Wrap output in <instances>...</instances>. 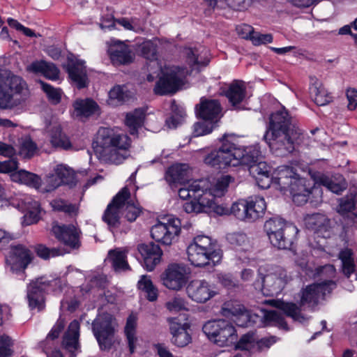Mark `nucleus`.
Returning a JSON list of instances; mask_svg holds the SVG:
<instances>
[{"instance_id":"nucleus-41","label":"nucleus","mask_w":357,"mask_h":357,"mask_svg":"<svg viewBox=\"0 0 357 357\" xmlns=\"http://www.w3.org/2000/svg\"><path fill=\"white\" fill-rule=\"evenodd\" d=\"M171 116L165 121L169 128L174 129L182 123L186 116L185 109L177 104L175 100L171 102Z\"/></svg>"},{"instance_id":"nucleus-49","label":"nucleus","mask_w":357,"mask_h":357,"mask_svg":"<svg viewBox=\"0 0 357 357\" xmlns=\"http://www.w3.org/2000/svg\"><path fill=\"white\" fill-rule=\"evenodd\" d=\"M109 104L117 105L128 100L129 96L123 86L116 85L109 91Z\"/></svg>"},{"instance_id":"nucleus-2","label":"nucleus","mask_w":357,"mask_h":357,"mask_svg":"<svg viewBox=\"0 0 357 357\" xmlns=\"http://www.w3.org/2000/svg\"><path fill=\"white\" fill-rule=\"evenodd\" d=\"M301 135L295 120L283 107L271 114L263 139L274 154L282 157L294 151L295 141Z\"/></svg>"},{"instance_id":"nucleus-4","label":"nucleus","mask_w":357,"mask_h":357,"mask_svg":"<svg viewBox=\"0 0 357 357\" xmlns=\"http://www.w3.org/2000/svg\"><path fill=\"white\" fill-rule=\"evenodd\" d=\"M96 152L115 164L121 163L126 158L124 153L131 144L130 138L123 132L109 128H100L98 132Z\"/></svg>"},{"instance_id":"nucleus-9","label":"nucleus","mask_w":357,"mask_h":357,"mask_svg":"<svg viewBox=\"0 0 357 357\" xmlns=\"http://www.w3.org/2000/svg\"><path fill=\"white\" fill-rule=\"evenodd\" d=\"M50 287H56L54 289H58L59 291L63 289L60 278L50 281L41 277L30 282L27 287V298L31 310L37 308L38 311H41L44 309L45 294Z\"/></svg>"},{"instance_id":"nucleus-52","label":"nucleus","mask_w":357,"mask_h":357,"mask_svg":"<svg viewBox=\"0 0 357 357\" xmlns=\"http://www.w3.org/2000/svg\"><path fill=\"white\" fill-rule=\"evenodd\" d=\"M205 195L193 198L190 202H186L183 204V211L187 213H204L205 208Z\"/></svg>"},{"instance_id":"nucleus-7","label":"nucleus","mask_w":357,"mask_h":357,"mask_svg":"<svg viewBox=\"0 0 357 357\" xmlns=\"http://www.w3.org/2000/svg\"><path fill=\"white\" fill-rule=\"evenodd\" d=\"M233 135L225 134L218 149L212 150L204 158V162L216 169H223L227 167H236L238 162L234 158V142Z\"/></svg>"},{"instance_id":"nucleus-14","label":"nucleus","mask_w":357,"mask_h":357,"mask_svg":"<svg viewBox=\"0 0 357 357\" xmlns=\"http://www.w3.org/2000/svg\"><path fill=\"white\" fill-rule=\"evenodd\" d=\"M130 197L129 189L123 188L108 204L102 215V220L107 224L110 229L117 228L120 225V211L122 204Z\"/></svg>"},{"instance_id":"nucleus-53","label":"nucleus","mask_w":357,"mask_h":357,"mask_svg":"<svg viewBox=\"0 0 357 357\" xmlns=\"http://www.w3.org/2000/svg\"><path fill=\"white\" fill-rule=\"evenodd\" d=\"M122 204V208L124 211V216L129 222H134L137 218L142 213V208L139 204H135L132 200L128 201V199Z\"/></svg>"},{"instance_id":"nucleus-24","label":"nucleus","mask_w":357,"mask_h":357,"mask_svg":"<svg viewBox=\"0 0 357 357\" xmlns=\"http://www.w3.org/2000/svg\"><path fill=\"white\" fill-rule=\"evenodd\" d=\"M234 156L236 158L238 165H245L248 169L250 165L261 160V151L256 145L240 148L234 142Z\"/></svg>"},{"instance_id":"nucleus-58","label":"nucleus","mask_w":357,"mask_h":357,"mask_svg":"<svg viewBox=\"0 0 357 357\" xmlns=\"http://www.w3.org/2000/svg\"><path fill=\"white\" fill-rule=\"evenodd\" d=\"M355 205V197L352 195H347L340 199L337 212L344 215L354 209Z\"/></svg>"},{"instance_id":"nucleus-63","label":"nucleus","mask_w":357,"mask_h":357,"mask_svg":"<svg viewBox=\"0 0 357 357\" xmlns=\"http://www.w3.org/2000/svg\"><path fill=\"white\" fill-rule=\"evenodd\" d=\"M40 208L38 202H33V210H29L24 215V222L26 225H30L38 222L40 219Z\"/></svg>"},{"instance_id":"nucleus-50","label":"nucleus","mask_w":357,"mask_h":357,"mask_svg":"<svg viewBox=\"0 0 357 357\" xmlns=\"http://www.w3.org/2000/svg\"><path fill=\"white\" fill-rule=\"evenodd\" d=\"M221 314L225 317L232 316H245L248 320L252 317L250 312L248 311L243 305H237L234 306L230 303H225L221 309Z\"/></svg>"},{"instance_id":"nucleus-44","label":"nucleus","mask_w":357,"mask_h":357,"mask_svg":"<svg viewBox=\"0 0 357 357\" xmlns=\"http://www.w3.org/2000/svg\"><path fill=\"white\" fill-rule=\"evenodd\" d=\"M109 260L116 271H126L130 266L126 261V255L119 250H111L108 253Z\"/></svg>"},{"instance_id":"nucleus-61","label":"nucleus","mask_w":357,"mask_h":357,"mask_svg":"<svg viewBox=\"0 0 357 357\" xmlns=\"http://www.w3.org/2000/svg\"><path fill=\"white\" fill-rule=\"evenodd\" d=\"M37 149L36 144L31 139H25L22 142L20 148V154L24 158H31Z\"/></svg>"},{"instance_id":"nucleus-30","label":"nucleus","mask_w":357,"mask_h":357,"mask_svg":"<svg viewBox=\"0 0 357 357\" xmlns=\"http://www.w3.org/2000/svg\"><path fill=\"white\" fill-rule=\"evenodd\" d=\"M316 184L326 187L328 190L335 194H340L347 188V183L342 176L330 177L320 172H314L311 175Z\"/></svg>"},{"instance_id":"nucleus-38","label":"nucleus","mask_w":357,"mask_h":357,"mask_svg":"<svg viewBox=\"0 0 357 357\" xmlns=\"http://www.w3.org/2000/svg\"><path fill=\"white\" fill-rule=\"evenodd\" d=\"M234 178L230 175H224L218 178L209 188L204 186V193H208L207 197L210 198L221 197L227 191L230 183Z\"/></svg>"},{"instance_id":"nucleus-60","label":"nucleus","mask_w":357,"mask_h":357,"mask_svg":"<svg viewBox=\"0 0 357 357\" xmlns=\"http://www.w3.org/2000/svg\"><path fill=\"white\" fill-rule=\"evenodd\" d=\"M278 340V338L273 335L262 337L259 340L256 339L255 351L258 352L266 351L276 343Z\"/></svg>"},{"instance_id":"nucleus-34","label":"nucleus","mask_w":357,"mask_h":357,"mask_svg":"<svg viewBox=\"0 0 357 357\" xmlns=\"http://www.w3.org/2000/svg\"><path fill=\"white\" fill-rule=\"evenodd\" d=\"M79 323L73 320L68 326L62 340L63 347L70 353L75 352L79 347Z\"/></svg>"},{"instance_id":"nucleus-22","label":"nucleus","mask_w":357,"mask_h":357,"mask_svg":"<svg viewBox=\"0 0 357 357\" xmlns=\"http://www.w3.org/2000/svg\"><path fill=\"white\" fill-rule=\"evenodd\" d=\"M250 174L255 179L261 189L268 188L271 183L275 184V178L271 172V167L264 161L259 160L248 168Z\"/></svg>"},{"instance_id":"nucleus-8","label":"nucleus","mask_w":357,"mask_h":357,"mask_svg":"<svg viewBox=\"0 0 357 357\" xmlns=\"http://www.w3.org/2000/svg\"><path fill=\"white\" fill-rule=\"evenodd\" d=\"M266 209V204L264 197L252 196L233 204L230 211L241 220L254 222L263 217Z\"/></svg>"},{"instance_id":"nucleus-23","label":"nucleus","mask_w":357,"mask_h":357,"mask_svg":"<svg viewBox=\"0 0 357 357\" xmlns=\"http://www.w3.org/2000/svg\"><path fill=\"white\" fill-rule=\"evenodd\" d=\"M108 53L114 65H128L134 59V54L129 46L121 41H116L112 44L108 49Z\"/></svg>"},{"instance_id":"nucleus-48","label":"nucleus","mask_w":357,"mask_h":357,"mask_svg":"<svg viewBox=\"0 0 357 357\" xmlns=\"http://www.w3.org/2000/svg\"><path fill=\"white\" fill-rule=\"evenodd\" d=\"M69 175L70 172L68 169L61 165H57L55 169V174H51L50 177V181L54 180V183L51 185L50 188L47 189V191L51 192L61 184L68 183V177Z\"/></svg>"},{"instance_id":"nucleus-37","label":"nucleus","mask_w":357,"mask_h":357,"mask_svg":"<svg viewBox=\"0 0 357 357\" xmlns=\"http://www.w3.org/2000/svg\"><path fill=\"white\" fill-rule=\"evenodd\" d=\"M185 61L191 69V71L199 72L202 68L208 66L209 59L199 54L197 48L187 47L184 50Z\"/></svg>"},{"instance_id":"nucleus-31","label":"nucleus","mask_w":357,"mask_h":357,"mask_svg":"<svg viewBox=\"0 0 357 357\" xmlns=\"http://www.w3.org/2000/svg\"><path fill=\"white\" fill-rule=\"evenodd\" d=\"M188 169L186 164H175L167 169L165 178L172 188L188 180Z\"/></svg>"},{"instance_id":"nucleus-40","label":"nucleus","mask_w":357,"mask_h":357,"mask_svg":"<svg viewBox=\"0 0 357 357\" xmlns=\"http://www.w3.org/2000/svg\"><path fill=\"white\" fill-rule=\"evenodd\" d=\"M306 227L314 232H321L327 231L330 220L327 217L321 213H314L307 215L305 218Z\"/></svg>"},{"instance_id":"nucleus-15","label":"nucleus","mask_w":357,"mask_h":357,"mask_svg":"<svg viewBox=\"0 0 357 357\" xmlns=\"http://www.w3.org/2000/svg\"><path fill=\"white\" fill-rule=\"evenodd\" d=\"M52 231L56 239L65 245L73 250H78L81 246V230L73 225L55 224L52 227Z\"/></svg>"},{"instance_id":"nucleus-43","label":"nucleus","mask_w":357,"mask_h":357,"mask_svg":"<svg viewBox=\"0 0 357 357\" xmlns=\"http://www.w3.org/2000/svg\"><path fill=\"white\" fill-rule=\"evenodd\" d=\"M138 289L144 291L146 298L151 302L155 301L158 296V291L149 276L142 275L137 282Z\"/></svg>"},{"instance_id":"nucleus-16","label":"nucleus","mask_w":357,"mask_h":357,"mask_svg":"<svg viewBox=\"0 0 357 357\" xmlns=\"http://www.w3.org/2000/svg\"><path fill=\"white\" fill-rule=\"evenodd\" d=\"M32 259L31 250L24 245L18 244L10 246L9 255L6 257V263L10 266V271L14 272L24 270Z\"/></svg>"},{"instance_id":"nucleus-13","label":"nucleus","mask_w":357,"mask_h":357,"mask_svg":"<svg viewBox=\"0 0 357 357\" xmlns=\"http://www.w3.org/2000/svg\"><path fill=\"white\" fill-rule=\"evenodd\" d=\"M181 232V221L170 218L167 222H159L151 229V236L157 242L169 245Z\"/></svg>"},{"instance_id":"nucleus-47","label":"nucleus","mask_w":357,"mask_h":357,"mask_svg":"<svg viewBox=\"0 0 357 357\" xmlns=\"http://www.w3.org/2000/svg\"><path fill=\"white\" fill-rule=\"evenodd\" d=\"M124 333L130 353L132 354L135 351V344L137 341V337H136V321L131 316L127 319Z\"/></svg>"},{"instance_id":"nucleus-25","label":"nucleus","mask_w":357,"mask_h":357,"mask_svg":"<svg viewBox=\"0 0 357 357\" xmlns=\"http://www.w3.org/2000/svg\"><path fill=\"white\" fill-rule=\"evenodd\" d=\"M176 318H169L170 333L172 335V342L178 347H183L187 346L192 340L190 334L188 332L190 326L188 324H183L176 322Z\"/></svg>"},{"instance_id":"nucleus-1","label":"nucleus","mask_w":357,"mask_h":357,"mask_svg":"<svg viewBox=\"0 0 357 357\" xmlns=\"http://www.w3.org/2000/svg\"><path fill=\"white\" fill-rule=\"evenodd\" d=\"M317 273L321 279L307 285L301 291L299 306L294 303L277 301L275 307L294 321L301 323L306 321L307 317L301 313V307L317 306L320 301H326L330 298L333 290L337 287V282L333 280L336 275V269L333 265L326 264L318 268Z\"/></svg>"},{"instance_id":"nucleus-33","label":"nucleus","mask_w":357,"mask_h":357,"mask_svg":"<svg viewBox=\"0 0 357 357\" xmlns=\"http://www.w3.org/2000/svg\"><path fill=\"white\" fill-rule=\"evenodd\" d=\"M146 111V108L139 107L126 114L125 124L131 135L138 136L139 129L144 126Z\"/></svg>"},{"instance_id":"nucleus-10","label":"nucleus","mask_w":357,"mask_h":357,"mask_svg":"<svg viewBox=\"0 0 357 357\" xmlns=\"http://www.w3.org/2000/svg\"><path fill=\"white\" fill-rule=\"evenodd\" d=\"M190 268L184 264H171L161 275L162 284L167 288L178 291L188 282Z\"/></svg>"},{"instance_id":"nucleus-54","label":"nucleus","mask_w":357,"mask_h":357,"mask_svg":"<svg viewBox=\"0 0 357 357\" xmlns=\"http://www.w3.org/2000/svg\"><path fill=\"white\" fill-rule=\"evenodd\" d=\"M256 342V333L254 331H249L243 335L241 338L236 342V347L241 350L250 351L255 350Z\"/></svg>"},{"instance_id":"nucleus-59","label":"nucleus","mask_w":357,"mask_h":357,"mask_svg":"<svg viewBox=\"0 0 357 357\" xmlns=\"http://www.w3.org/2000/svg\"><path fill=\"white\" fill-rule=\"evenodd\" d=\"M65 321L63 319H59L53 326L50 332L48 333L45 341L40 343V347H43V344H49L50 340H54L59 337L60 333L64 329Z\"/></svg>"},{"instance_id":"nucleus-51","label":"nucleus","mask_w":357,"mask_h":357,"mask_svg":"<svg viewBox=\"0 0 357 357\" xmlns=\"http://www.w3.org/2000/svg\"><path fill=\"white\" fill-rule=\"evenodd\" d=\"M41 89L46 94L48 100L53 105L60 103L62 97V90L59 88H55L43 81H40Z\"/></svg>"},{"instance_id":"nucleus-12","label":"nucleus","mask_w":357,"mask_h":357,"mask_svg":"<svg viewBox=\"0 0 357 357\" xmlns=\"http://www.w3.org/2000/svg\"><path fill=\"white\" fill-rule=\"evenodd\" d=\"M183 80L180 68L177 66L167 68L163 75L156 82L154 93L157 95L173 94L182 86Z\"/></svg>"},{"instance_id":"nucleus-32","label":"nucleus","mask_w":357,"mask_h":357,"mask_svg":"<svg viewBox=\"0 0 357 357\" xmlns=\"http://www.w3.org/2000/svg\"><path fill=\"white\" fill-rule=\"evenodd\" d=\"M190 244L203 250H206L216 261H221L222 258V250L215 240L207 236L199 235L194 238L193 242Z\"/></svg>"},{"instance_id":"nucleus-39","label":"nucleus","mask_w":357,"mask_h":357,"mask_svg":"<svg viewBox=\"0 0 357 357\" xmlns=\"http://www.w3.org/2000/svg\"><path fill=\"white\" fill-rule=\"evenodd\" d=\"M290 224L279 216H273L267 220L264 223V228L270 242L275 241L283 229Z\"/></svg>"},{"instance_id":"nucleus-29","label":"nucleus","mask_w":357,"mask_h":357,"mask_svg":"<svg viewBox=\"0 0 357 357\" xmlns=\"http://www.w3.org/2000/svg\"><path fill=\"white\" fill-rule=\"evenodd\" d=\"M298 231L297 227L291 223L283 229L275 241H271V245L279 250H291Z\"/></svg>"},{"instance_id":"nucleus-56","label":"nucleus","mask_w":357,"mask_h":357,"mask_svg":"<svg viewBox=\"0 0 357 357\" xmlns=\"http://www.w3.org/2000/svg\"><path fill=\"white\" fill-rule=\"evenodd\" d=\"M227 240L235 249L245 250L249 241L244 233H232L227 235Z\"/></svg>"},{"instance_id":"nucleus-27","label":"nucleus","mask_w":357,"mask_h":357,"mask_svg":"<svg viewBox=\"0 0 357 357\" xmlns=\"http://www.w3.org/2000/svg\"><path fill=\"white\" fill-rule=\"evenodd\" d=\"M188 259L191 264L197 267L206 266H215L220 261H216L213 259V257L206 250H203L192 244H190L187 248Z\"/></svg>"},{"instance_id":"nucleus-19","label":"nucleus","mask_w":357,"mask_h":357,"mask_svg":"<svg viewBox=\"0 0 357 357\" xmlns=\"http://www.w3.org/2000/svg\"><path fill=\"white\" fill-rule=\"evenodd\" d=\"M84 63L85 62L80 59H68L66 66V71L71 79L70 83L78 89L86 88L89 84Z\"/></svg>"},{"instance_id":"nucleus-20","label":"nucleus","mask_w":357,"mask_h":357,"mask_svg":"<svg viewBox=\"0 0 357 357\" xmlns=\"http://www.w3.org/2000/svg\"><path fill=\"white\" fill-rule=\"evenodd\" d=\"M186 291L189 298L200 303L206 302L216 294L205 280H192L188 284Z\"/></svg>"},{"instance_id":"nucleus-45","label":"nucleus","mask_w":357,"mask_h":357,"mask_svg":"<svg viewBox=\"0 0 357 357\" xmlns=\"http://www.w3.org/2000/svg\"><path fill=\"white\" fill-rule=\"evenodd\" d=\"M50 142L54 147L68 150L71 147L69 139L62 132L60 126L52 128L50 133Z\"/></svg>"},{"instance_id":"nucleus-42","label":"nucleus","mask_w":357,"mask_h":357,"mask_svg":"<svg viewBox=\"0 0 357 357\" xmlns=\"http://www.w3.org/2000/svg\"><path fill=\"white\" fill-rule=\"evenodd\" d=\"M261 320L265 325H275L288 331V325L283 316L276 310H261Z\"/></svg>"},{"instance_id":"nucleus-5","label":"nucleus","mask_w":357,"mask_h":357,"mask_svg":"<svg viewBox=\"0 0 357 357\" xmlns=\"http://www.w3.org/2000/svg\"><path fill=\"white\" fill-rule=\"evenodd\" d=\"M28 91L27 84L22 77L0 69V109H13L22 105Z\"/></svg>"},{"instance_id":"nucleus-55","label":"nucleus","mask_w":357,"mask_h":357,"mask_svg":"<svg viewBox=\"0 0 357 357\" xmlns=\"http://www.w3.org/2000/svg\"><path fill=\"white\" fill-rule=\"evenodd\" d=\"M208 193L205 192V208H204V213H215L222 215L229 213V209L227 207L220 205L215 202V198H210L207 197Z\"/></svg>"},{"instance_id":"nucleus-36","label":"nucleus","mask_w":357,"mask_h":357,"mask_svg":"<svg viewBox=\"0 0 357 357\" xmlns=\"http://www.w3.org/2000/svg\"><path fill=\"white\" fill-rule=\"evenodd\" d=\"M10 176L11 181L35 189H39L42 185V179L40 176L24 169L15 170L12 172Z\"/></svg>"},{"instance_id":"nucleus-11","label":"nucleus","mask_w":357,"mask_h":357,"mask_svg":"<svg viewBox=\"0 0 357 357\" xmlns=\"http://www.w3.org/2000/svg\"><path fill=\"white\" fill-rule=\"evenodd\" d=\"M112 316L107 314L95 320L92 324V328L100 349L109 351L114 344V328L112 323Z\"/></svg>"},{"instance_id":"nucleus-46","label":"nucleus","mask_w":357,"mask_h":357,"mask_svg":"<svg viewBox=\"0 0 357 357\" xmlns=\"http://www.w3.org/2000/svg\"><path fill=\"white\" fill-rule=\"evenodd\" d=\"M204 183L203 181H195L188 188H181L178 190L179 197L185 200L189 197L195 198L204 195Z\"/></svg>"},{"instance_id":"nucleus-21","label":"nucleus","mask_w":357,"mask_h":357,"mask_svg":"<svg viewBox=\"0 0 357 357\" xmlns=\"http://www.w3.org/2000/svg\"><path fill=\"white\" fill-rule=\"evenodd\" d=\"M137 250L142 255L144 266L148 271H153L160 263L162 251L159 245L153 242L141 243L138 245Z\"/></svg>"},{"instance_id":"nucleus-3","label":"nucleus","mask_w":357,"mask_h":357,"mask_svg":"<svg viewBox=\"0 0 357 357\" xmlns=\"http://www.w3.org/2000/svg\"><path fill=\"white\" fill-rule=\"evenodd\" d=\"M275 185L284 193L289 192L293 202L298 206L306 204L310 196L318 191L313 181L301 176L295 167L282 165L277 168L275 178Z\"/></svg>"},{"instance_id":"nucleus-18","label":"nucleus","mask_w":357,"mask_h":357,"mask_svg":"<svg viewBox=\"0 0 357 357\" xmlns=\"http://www.w3.org/2000/svg\"><path fill=\"white\" fill-rule=\"evenodd\" d=\"M287 282V275L284 270L278 268L274 272L266 274L263 278L262 291L268 296L280 294Z\"/></svg>"},{"instance_id":"nucleus-62","label":"nucleus","mask_w":357,"mask_h":357,"mask_svg":"<svg viewBox=\"0 0 357 357\" xmlns=\"http://www.w3.org/2000/svg\"><path fill=\"white\" fill-rule=\"evenodd\" d=\"M214 123H208V121L197 122L193 126V136L199 137L209 134L212 132Z\"/></svg>"},{"instance_id":"nucleus-26","label":"nucleus","mask_w":357,"mask_h":357,"mask_svg":"<svg viewBox=\"0 0 357 357\" xmlns=\"http://www.w3.org/2000/svg\"><path fill=\"white\" fill-rule=\"evenodd\" d=\"M74 115L82 121H85L93 115L100 114V107L91 98L77 99L73 104Z\"/></svg>"},{"instance_id":"nucleus-6","label":"nucleus","mask_w":357,"mask_h":357,"mask_svg":"<svg viewBox=\"0 0 357 357\" xmlns=\"http://www.w3.org/2000/svg\"><path fill=\"white\" fill-rule=\"evenodd\" d=\"M207 338L219 347L232 346L237 341L238 334L234 324L225 319H212L202 326Z\"/></svg>"},{"instance_id":"nucleus-57","label":"nucleus","mask_w":357,"mask_h":357,"mask_svg":"<svg viewBox=\"0 0 357 357\" xmlns=\"http://www.w3.org/2000/svg\"><path fill=\"white\" fill-rule=\"evenodd\" d=\"M34 251L38 257L47 260L50 257H54L63 255L59 248H49L43 244H38L34 247Z\"/></svg>"},{"instance_id":"nucleus-17","label":"nucleus","mask_w":357,"mask_h":357,"mask_svg":"<svg viewBox=\"0 0 357 357\" xmlns=\"http://www.w3.org/2000/svg\"><path fill=\"white\" fill-rule=\"evenodd\" d=\"M195 112L197 118L215 123L222 116V107L218 100L202 97L195 107Z\"/></svg>"},{"instance_id":"nucleus-64","label":"nucleus","mask_w":357,"mask_h":357,"mask_svg":"<svg viewBox=\"0 0 357 357\" xmlns=\"http://www.w3.org/2000/svg\"><path fill=\"white\" fill-rule=\"evenodd\" d=\"M167 308L172 312L187 310V302L180 296H175L166 303Z\"/></svg>"},{"instance_id":"nucleus-28","label":"nucleus","mask_w":357,"mask_h":357,"mask_svg":"<svg viewBox=\"0 0 357 357\" xmlns=\"http://www.w3.org/2000/svg\"><path fill=\"white\" fill-rule=\"evenodd\" d=\"M246 95V84L239 79H234L225 91V96L235 109H241L240 105L245 99Z\"/></svg>"},{"instance_id":"nucleus-35","label":"nucleus","mask_w":357,"mask_h":357,"mask_svg":"<svg viewBox=\"0 0 357 357\" xmlns=\"http://www.w3.org/2000/svg\"><path fill=\"white\" fill-rule=\"evenodd\" d=\"M310 93L314 102L319 106H324L332 101V96L315 77H310Z\"/></svg>"}]
</instances>
